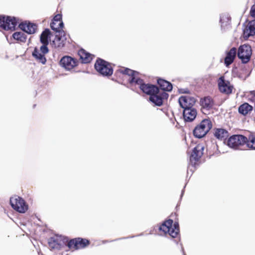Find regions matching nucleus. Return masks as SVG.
<instances>
[{
    "mask_svg": "<svg viewBox=\"0 0 255 255\" xmlns=\"http://www.w3.org/2000/svg\"><path fill=\"white\" fill-rule=\"evenodd\" d=\"M121 74L127 78L130 86L137 85L140 90L144 94L149 95V101L155 106L162 105L164 100L167 99L168 94L160 91L159 88L151 84H145L144 80L139 77V73L128 68L122 67L117 70L115 74Z\"/></svg>",
    "mask_w": 255,
    "mask_h": 255,
    "instance_id": "f257e3e1",
    "label": "nucleus"
},
{
    "mask_svg": "<svg viewBox=\"0 0 255 255\" xmlns=\"http://www.w3.org/2000/svg\"><path fill=\"white\" fill-rule=\"evenodd\" d=\"M51 34V31L48 28L43 31L40 37V41L42 45L40 47V49L35 47L32 52V56L36 60L43 64H44L46 62L45 55L49 51L47 45L49 44V40Z\"/></svg>",
    "mask_w": 255,
    "mask_h": 255,
    "instance_id": "f03ea898",
    "label": "nucleus"
},
{
    "mask_svg": "<svg viewBox=\"0 0 255 255\" xmlns=\"http://www.w3.org/2000/svg\"><path fill=\"white\" fill-rule=\"evenodd\" d=\"M158 231L160 235H168L173 238H177L180 232L178 222L175 221L173 223V220H166L158 226Z\"/></svg>",
    "mask_w": 255,
    "mask_h": 255,
    "instance_id": "7ed1b4c3",
    "label": "nucleus"
},
{
    "mask_svg": "<svg viewBox=\"0 0 255 255\" xmlns=\"http://www.w3.org/2000/svg\"><path fill=\"white\" fill-rule=\"evenodd\" d=\"M212 127L210 120L204 119L193 130V135L195 137L201 138L206 135Z\"/></svg>",
    "mask_w": 255,
    "mask_h": 255,
    "instance_id": "20e7f679",
    "label": "nucleus"
},
{
    "mask_svg": "<svg viewBox=\"0 0 255 255\" xmlns=\"http://www.w3.org/2000/svg\"><path fill=\"white\" fill-rule=\"evenodd\" d=\"M94 67L96 71L103 76H110L113 74V69L111 64L102 59L98 58Z\"/></svg>",
    "mask_w": 255,
    "mask_h": 255,
    "instance_id": "39448f33",
    "label": "nucleus"
},
{
    "mask_svg": "<svg viewBox=\"0 0 255 255\" xmlns=\"http://www.w3.org/2000/svg\"><path fill=\"white\" fill-rule=\"evenodd\" d=\"M90 244V241L86 239L76 238L69 240L67 246L70 250L74 251L85 248Z\"/></svg>",
    "mask_w": 255,
    "mask_h": 255,
    "instance_id": "423d86ee",
    "label": "nucleus"
},
{
    "mask_svg": "<svg viewBox=\"0 0 255 255\" xmlns=\"http://www.w3.org/2000/svg\"><path fill=\"white\" fill-rule=\"evenodd\" d=\"M252 54V49L249 45L244 44L241 45L238 48L237 55L243 63L249 62L251 59Z\"/></svg>",
    "mask_w": 255,
    "mask_h": 255,
    "instance_id": "0eeeda50",
    "label": "nucleus"
},
{
    "mask_svg": "<svg viewBox=\"0 0 255 255\" xmlns=\"http://www.w3.org/2000/svg\"><path fill=\"white\" fill-rule=\"evenodd\" d=\"M17 25V21L14 17L0 15V27L5 30H13Z\"/></svg>",
    "mask_w": 255,
    "mask_h": 255,
    "instance_id": "6e6552de",
    "label": "nucleus"
},
{
    "mask_svg": "<svg viewBox=\"0 0 255 255\" xmlns=\"http://www.w3.org/2000/svg\"><path fill=\"white\" fill-rule=\"evenodd\" d=\"M247 140V137L243 135H233L228 139L227 145L230 147L237 149L245 145Z\"/></svg>",
    "mask_w": 255,
    "mask_h": 255,
    "instance_id": "1a4fd4ad",
    "label": "nucleus"
},
{
    "mask_svg": "<svg viewBox=\"0 0 255 255\" xmlns=\"http://www.w3.org/2000/svg\"><path fill=\"white\" fill-rule=\"evenodd\" d=\"M10 204L14 210L19 213H25L28 209L24 200L18 196L10 198Z\"/></svg>",
    "mask_w": 255,
    "mask_h": 255,
    "instance_id": "9d476101",
    "label": "nucleus"
},
{
    "mask_svg": "<svg viewBox=\"0 0 255 255\" xmlns=\"http://www.w3.org/2000/svg\"><path fill=\"white\" fill-rule=\"evenodd\" d=\"M217 82L218 89L221 93L226 95H229L232 93L234 87L229 81L225 80L224 76H221Z\"/></svg>",
    "mask_w": 255,
    "mask_h": 255,
    "instance_id": "9b49d317",
    "label": "nucleus"
},
{
    "mask_svg": "<svg viewBox=\"0 0 255 255\" xmlns=\"http://www.w3.org/2000/svg\"><path fill=\"white\" fill-rule=\"evenodd\" d=\"M204 149V147L202 144H198L193 148L190 156V161L193 166H195L199 163L203 154Z\"/></svg>",
    "mask_w": 255,
    "mask_h": 255,
    "instance_id": "f8f14e48",
    "label": "nucleus"
},
{
    "mask_svg": "<svg viewBox=\"0 0 255 255\" xmlns=\"http://www.w3.org/2000/svg\"><path fill=\"white\" fill-rule=\"evenodd\" d=\"M51 29L59 34L64 35L65 32L63 28L64 27L63 22L62 20V14H57L53 17L50 23Z\"/></svg>",
    "mask_w": 255,
    "mask_h": 255,
    "instance_id": "ddd939ff",
    "label": "nucleus"
},
{
    "mask_svg": "<svg viewBox=\"0 0 255 255\" xmlns=\"http://www.w3.org/2000/svg\"><path fill=\"white\" fill-rule=\"evenodd\" d=\"M77 59L69 56H63L60 61V65L67 70H71L78 65Z\"/></svg>",
    "mask_w": 255,
    "mask_h": 255,
    "instance_id": "4468645a",
    "label": "nucleus"
},
{
    "mask_svg": "<svg viewBox=\"0 0 255 255\" xmlns=\"http://www.w3.org/2000/svg\"><path fill=\"white\" fill-rule=\"evenodd\" d=\"M50 250H60L63 246L61 236H54L50 238L48 242Z\"/></svg>",
    "mask_w": 255,
    "mask_h": 255,
    "instance_id": "2eb2a0df",
    "label": "nucleus"
},
{
    "mask_svg": "<svg viewBox=\"0 0 255 255\" xmlns=\"http://www.w3.org/2000/svg\"><path fill=\"white\" fill-rule=\"evenodd\" d=\"M180 106L184 109L186 108H190L193 107L196 102V100L194 98L189 96H181L178 100Z\"/></svg>",
    "mask_w": 255,
    "mask_h": 255,
    "instance_id": "dca6fc26",
    "label": "nucleus"
},
{
    "mask_svg": "<svg viewBox=\"0 0 255 255\" xmlns=\"http://www.w3.org/2000/svg\"><path fill=\"white\" fill-rule=\"evenodd\" d=\"M200 103L202 109L207 111L212 109L215 105L214 100L212 97L209 96L201 98Z\"/></svg>",
    "mask_w": 255,
    "mask_h": 255,
    "instance_id": "f3484780",
    "label": "nucleus"
},
{
    "mask_svg": "<svg viewBox=\"0 0 255 255\" xmlns=\"http://www.w3.org/2000/svg\"><path fill=\"white\" fill-rule=\"evenodd\" d=\"M19 27L22 30L28 34L34 33L37 28L36 24L27 21L21 22L19 24Z\"/></svg>",
    "mask_w": 255,
    "mask_h": 255,
    "instance_id": "a211bd4d",
    "label": "nucleus"
},
{
    "mask_svg": "<svg viewBox=\"0 0 255 255\" xmlns=\"http://www.w3.org/2000/svg\"><path fill=\"white\" fill-rule=\"evenodd\" d=\"M183 115L185 121L191 122L196 118L197 116V111L193 107L186 108V109L183 110Z\"/></svg>",
    "mask_w": 255,
    "mask_h": 255,
    "instance_id": "6ab92c4d",
    "label": "nucleus"
},
{
    "mask_svg": "<svg viewBox=\"0 0 255 255\" xmlns=\"http://www.w3.org/2000/svg\"><path fill=\"white\" fill-rule=\"evenodd\" d=\"M255 35V20H252L248 23L246 28L244 30L243 36L247 39L250 36Z\"/></svg>",
    "mask_w": 255,
    "mask_h": 255,
    "instance_id": "aec40b11",
    "label": "nucleus"
},
{
    "mask_svg": "<svg viewBox=\"0 0 255 255\" xmlns=\"http://www.w3.org/2000/svg\"><path fill=\"white\" fill-rule=\"evenodd\" d=\"M237 54V49L235 47L232 48L227 53L224 59V63L226 66H229L234 62Z\"/></svg>",
    "mask_w": 255,
    "mask_h": 255,
    "instance_id": "412c9836",
    "label": "nucleus"
},
{
    "mask_svg": "<svg viewBox=\"0 0 255 255\" xmlns=\"http://www.w3.org/2000/svg\"><path fill=\"white\" fill-rule=\"evenodd\" d=\"M65 38L62 37V34L55 35V37L51 42L52 47L56 49H61L65 45Z\"/></svg>",
    "mask_w": 255,
    "mask_h": 255,
    "instance_id": "4be33fe9",
    "label": "nucleus"
},
{
    "mask_svg": "<svg viewBox=\"0 0 255 255\" xmlns=\"http://www.w3.org/2000/svg\"><path fill=\"white\" fill-rule=\"evenodd\" d=\"M78 54L83 63H89L93 59V55L84 49H80Z\"/></svg>",
    "mask_w": 255,
    "mask_h": 255,
    "instance_id": "5701e85b",
    "label": "nucleus"
},
{
    "mask_svg": "<svg viewBox=\"0 0 255 255\" xmlns=\"http://www.w3.org/2000/svg\"><path fill=\"white\" fill-rule=\"evenodd\" d=\"M157 83L160 88V91H171L172 90V85L171 83L166 80L161 78L157 80Z\"/></svg>",
    "mask_w": 255,
    "mask_h": 255,
    "instance_id": "b1692460",
    "label": "nucleus"
},
{
    "mask_svg": "<svg viewBox=\"0 0 255 255\" xmlns=\"http://www.w3.org/2000/svg\"><path fill=\"white\" fill-rule=\"evenodd\" d=\"M214 135L217 139L224 140L229 136V132L225 129L218 128L214 129Z\"/></svg>",
    "mask_w": 255,
    "mask_h": 255,
    "instance_id": "393cba45",
    "label": "nucleus"
},
{
    "mask_svg": "<svg viewBox=\"0 0 255 255\" xmlns=\"http://www.w3.org/2000/svg\"><path fill=\"white\" fill-rule=\"evenodd\" d=\"M253 107L247 103H245L239 107V112L244 115H247L253 110Z\"/></svg>",
    "mask_w": 255,
    "mask_h": 255,
    "instance_id": "a878e982",
    "label": "nucleus"
},
{
    "mask_svg": "<svg viewBox=\"0 0 255 255\" xmlns=\"http://www.w3.org/2000/svg\"><path fill=\"white\" fill-rule=\"evenodd\" d=\"M245 144L247 147L255 149V134L254 133H250L247 137V140L246 141Z\"/></svg>",
    "mask_w": 255,
    "mask_h": 255,
    "instance_id": "bb28decb",
    "label": "nucleus"
},
{
    "mask_svg": "<svg viewBox=\"0 0 255 255\" xmlns=\"http://www.w3.org/2000/svg\"><path fill=\"white\" fill-rule=\"evenodd\" d=\"M13 38L21 42H25L26 40V36L23 32H15L12 34Z\"/></svg>",
    "mask_w": 255,
    "mask_h": 255,
    "instance_id": "cd10ccee",
    "label": "nucleus"
},
{
    "mask_svg": "<svg viewBox=\"0 0 255 255\" xmlns=\"http://www.w3.org/2000/svg\"><path fill=\"white\" fill-rule=\"evenodd\" d=\"M250 14L251 16L255 18V3L252 5L250 12Z\"/></svg>",
    "mask_w": 255,
    "mask_h": 255,
    "instance_id": "c85d7f7f",
    "label": "nucleus"
},
{
    "mask_svg": "<svg viewBox=\"0 0 255 255\" xmlns=\"http://www.w3.org/2000/svg\"><path fill=\"white\" fill-rule=\"evenodd\" d=\"M182 93L189 94L190 93V91L189 90L186 89V90H184V91Z\"/></svg>",
    "mask_w": 255,
    "mask_h": 255,
    "instance_id": "c756f323",
    "label": "nucleus"
},
{
    "mask_svg": "<svg viewBox=\"0 0 255 255\" xmlns=\"http://www.w3.org/2000/svg\"><path fill=\"white\" fill-rule=\"evenodd\" d=\"M224 20V19H223V17L221 18V19H220V22L221 23V26L223 27L224 25H223V21Z\"/></svg>",
    "mask_w": 255,
    "mask_h": 255,
    "instance_id": "7c9ffc66",
    "label": "nucleus"
},
{
    "mask_svg": "<svg viewBox=\"0 0 255 255\" xmlns=\"http://www.w3.org/2000/svg\"><path fill=\"white\" fill-rule=\"evenodd\" d=\"M251 95L255 97V90L251 92Z\"/></svg>",
    "mask_w": 255,
    "mask_h": 255,
    "instance_id": "2f4dec72",
    "label": "nucleus"
},
{
    "mask_svg": "<svg viewBox=\"0 0 255 255\" xmlns=\"http://www.w3.org/2000/svg\"><path fill=\"white\" fill-rule=\"evenodd\" d=\"M173 216H177V214L175 213L174 214H171V215H170V217H173Z\"/></svg>",
    "mask_w": 255,
    "mask_h": 255,
    "instance_id": "473e14b6",
    "label": "nucleus"
}]
</instances>
